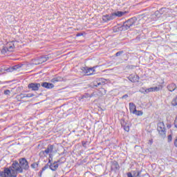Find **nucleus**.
I'll use <instances>...</instances> for the list:
<instances>
[{"instance_id":"nucleus-1","label":"nucleus","mask_w":177,"mask_h":177,"mask_svg":"<svg viewBox=\"0 0 177 177\" xmlns=\"http://www.w3.org/2000/svg\"><path fill=\"white\" fill-rule=\"evenodd\" d=\"M17 174H23V168L15 160L10 167H4L3 171H0V177H17Z\"/></svg>"},{"instance_id":"nucleus-2","label":"nucleus","mask_w":177,"mask_h":177,"mask_svg":"<svg viewBox=\"0 0 177 177\" xmlns=\"http://www.w3.org/2000/svg\"><path fill=\"white\" fill-rule=\"evenodd\" d=\"M136 21H138V18L135 17L128 19L123 24L122 30H129L131 27L136 26Z\"/></svg>"},{"instance_id":"nucleus-3","label":"nucleus","mask_w":177,"mask_h":177,"mask_svg":"<svg viewBox=\"0 0 177 177\" xmlns=\"http://www.w3.org/2000/svg\"><path fill=\"white\" fill-rule=\"evenodd\" d=\"M157 131L161 138H165V136H167V130L165 129L164 122H159L158 123Z\"/></svg>"},{"instance_id":"nucleus-4","label":"nucleus","mask_w":177,"mask_h":177,"mask_svg":"<svg viewBox=\"0 0 177 177\" xmlns=\"http://www.w3.org/2000/svg\"><path fill=\"white\" fill-rule=\"evenodd\" d=\"M53 149H55V145H48L46 150L39 152V157H46L47 154L53 153Z\"/></svg>"},{"instance_id":"nucleus-5","label":"nucleus","mask_w":177,"mask_h":177,"mask_svg":"<svg viewBox=\"0 0 177 177\" xmlns=\"http://www.w3.org/2000/svg\"><path fill=\"white\" fill-rule=\"evenodd\" d=\"M19 161V165L22 168V171L23 169H25L26 171H27V169L30 168V166L28 165V162L27 161L26 158H20Z\"/></svg>"},{"instance_id":"nucleus-6","label":"nucleus","mask_w":177,"mask_h":177,"mask_svg":"<svg viewBox=\"0 0 177 177\" xmlns=\"http://www.w3.org/2000/svg\"><path fill=\"white\" fill-rule=\"evenodd\" d=\"M106 84V80L104 78L97 79L96 81H94L93 83V86L94 88H97V86H100L102 85H104Z\"/></svg>"},{"instance_id":"nucleus-7","label":"nucleus","mask_w":177,"mask_h":177,"mask_svg":"<svg viewBox=\"0 0 177 177\" xmlns=\"http://www.w3.org/2000/svg\"><path fill=\"white\" fill-rule=\"evenodd\" d=\"M28 89H31V91H39V88H41V84L39 83H30L28 85Z\"/></svg>"},{"instance_id":"nucleus-8","label":"nucleus","mask_w":177,"mask_h":177,"mask_svg":"<svg viewBox=\"0 0 177 177\" xmlns=\"http://www.w3.org/2000/svg\"><path fill=\"white\" fill-rule=\"evenodd\" d=\"M82 71L84 74H86V75H92L95 72V69H93V68H88L87 66L82 67Z\"/></svg>"},{"instance_id":"nucleus-9","label":"nucleus","mask_w":177,"mask_h":177,"mask_svg":"<svg viewBox=\"0 0 177 177\" xmlns=\"http://www.w3.org/2000/svg\"><path fill=\"white\" fill-rule=\"evenodd\" d=\"M112 15V19L114 20L116 17H122L124 15L127 14V12L115 11L111 13Z\"/></svg>"},{"instance_id":"nucleus-10","label":"nucleus","mask_w":177,"mask_h":177,"mask_svg":"<svg viewBox=\"0 0 177 177\" xmlns=\"http://www.w3.org/2000/svg\"><path fill=\"white\" fill-rule=\"evenodd\" d=\"M21 66L20 64L15 65L14 66L9 67V68H5L3 69L4 71H7V73H12V71H15V70H19V68H21Z\"/></svg>"},{"instance_id":"nucleus-11","label":"nucleus","mask_w":177,"mask_h":177,"mask_svg":"<svg viewBox=\"0 0 177 177\" xmlns=\"http://www.w3.org/2000/svg\"><path fill=\"white\" fill-rule=\"evenodd\" d=\"M41 86L46 89H53L55 88V84H53V83L44 82L41 84Z\"/></svg>"},{"instance_id":"nucleus-12","label":"nucleus","mask_w":177,"mask_h":177,"mask_svg":"<svg viewBox=\"0 0 177 177\" xmlns=\"http://www.w3.org/2000/svg\"><path fill=\"white\" fill-rule=\"evenodd\" d=\"M128 80L131 81V82H139V75L136 74H131L128 77Z\"/></svg>"},{"instance_id":"nucleus-13","label":"nucleus","mask_w":177,"mask_h":177,"mask_svg":"<svg viewBox=\"0 0 177 177\" xmlns=\"http://www.w3.org/2000/svg\"><path fill=\"white\" fill-rule=\"evenodd\" d=\"M8 52H13L15 50V41H10L6 46Z\"/></svg>"},{"instance_id":"nucleus-14","label":"nucleus","mask_w":177,"mask_h":177,"mask_svg":"<svg viewBox=\"0 0 177 177\" xmlns=\"http://www.w3.org/2000/svg\"><path fill=\"white\" fill-rule=\"evenodd\" d=\"M111 20H113V15H111V13L109 15L106 14L102 16V21L104 23H107V21H110Z\"/></svg>"},{"instance_id":"nucleus-15","label":"nucleus","mask_w":177,"mask_h":177,"mask_svg":"<svg viewBox=\"0 0 177 177\" xmlns=\"http://www.w3.org/2000/svg\"><path fill=\"white\" fill-rule=\"evenodd\" d=\"M120 124L122 127V128H124V131H126V132H129V124L127 123V122H125L124 120H122L120 121Z\"/></svg>"},{"instance_id":"nucleus-16","label":"nucleus","mask_w":177,"mask_h":177,"mask_svg":"<svg viewBox=\"0 0 177 177\" xmlns=\"http://www.w3.org/2000/svg\"><path fill=\"white\" fill-rule=\"evenodd\" d=\"M57 162H60V160H58L57 161H55L53 164L50 165L49 168L51 169V171H56L57 168H59V165Z\"/></svg>"},{"instance_id":"nucleus-17","label":"nucleus","mask_w":177,"mask_h":177,"mask_svg":"<svg viewBox=\"0 0 177 177\" xmlns=\"http://www.w3.org/2000/svg\"><path fill=\"white\" fill-rule=\"evenodd\" d=\"M49 57L48 55L41 56L38 59V64H42V63H45V62H48Z\"/></svg>"},{"instance_id":"nucleus-18","label":"nucleus","mask_w":177,"mask_h":177,"mask_svg":"<svg viewBox=\"0 0 177 177\" xmlns=\"http://www.w3.org/2000/svg\"><path fill=\"white\" fill-rule=\"evenodd\" d=\"M62 81H63V77L60 76H55L50 80V82H52V84H56V82H62Z\"/></svg>"},{"instance_id":"nucleus-19","label":"nucleus","mask_w":177,"mask_h":177,"mask_svg":"<svg viewBox=\"0 0 177 177\" xmlns=\"http://www.w3.org/2000/svg\"><path fill=\"white\" fill-rule=\"evenodd\" d=\"M62 81H63V77L60 76H55L50 80V82H52V84H56V82H62Z\"/></svg>"},{"instance_id":"nucleus-20","label":"nucleus","mask_w":177,"mask_h":177,"mask_svg":"<svg viewBox=\"0 0 177 177\" xmlns=\"http://www.w3.org/2000/svg\"><path fill=\"white\" fill-rule=\"evenodd\" d=\"M168 91H169V92H174V91H175V89H176V84L172 83V84H169L167 86Z\"/></svg>"},{"instance_id":"nucleus-21","label":"nucleus","mask_w":177,"mask_h":177,"mask_svg":"<svg viewBox=\"0 0 177 177\" xmlns=\"http://www.w3.org/2000/svg\"><path fill=\"white\" fill-rule=\"evenodd\" d=\"M129 105L130 113H132V114H133L135 113L134 112L135 110H136V105H135L133 102H130Z\"/></svg>"},{"instance_id":"nucleus-22","label":"nucleus","mask_w":177,"mask_h":177,"mask_svg":"<svg viewBox=\"0 0 177 177\" xmlns=\"http://www.w3.org/2000/svg\"><path fill=\"white\" fill-rule=\"evenodd\" d=\"M120 168V165L117 161H113L111 169H118Z\"/></svg>"},{"instance_id":"nucleus-23","label":"nucleus","mask_w":177,"mask_h":177,"mask_svg":"<svg viewBox=\"0 0 177 177\" xmlns=\"http://www.w3.org/2000/svg\"><path fill=\"white\" fill-rule=\"evenodd\" d=\"M160 89H162V86L160 85L158 86L152 87V92H158Z\"/></svg>"},{"instance_id":"nucleus-24","label":"nucleus","mask_w":177,"mask_h":177,"mask_svg":"<svg viewBox=\"0 0 177 177\" xmlns=\"http://www.w3.org/2000/svg\"><path fill=\"white\" fill-rule=\"evenodd\" d=\"M38 165H39V161L33 162L31 165V168H33V169H35L38 168Z\"/></svg>"},{"instance_id":"nucleus-25","label":"nucleus","mask_w":177,"mask_h":177,"mask_svg":"<svg viewBox=\"0 0 177 177\" xmlns=\"http://www.w3.org/2000/svg\"><path fill=\"white\" fill-rule=\"evenodd\" d=\"M133 114H135L136 115H143V111L135 110Z\"/></svg>"},{"instance_id":"nucleus-26","label":"nucleus","mask_w":177,"mask_h":177,"mask_svg":"<svg viewBox=\"0 0 177 177\" xmlns=\"http://www.w3.org/2000/svg\"><path fill=\"white\" fill-rule=\"evenodd\" d=\"M49 163H50V160H49L47 164H46L44 167H43L42 171H46V169H48L49 168V167L50 165H49Z\"/></svg>"},{"instance_id":"nucleus-27","label":"nucleus","mask_w":177,"mask_h":177,"mask_svg":"<svg viewBox=\"0 0 177 177\" xmlns=\"http://www.w3.org/2000/svg\"><path fill=\"white\" fill-rule=\"evenodd\" d=\"M171 104L172 106H177V97L173 99Z\"/></svg>"},{"instance_id":"nucleus-28","label":"nucleus","mask_w":177,"mask_h":177,"mask_svg":"<svg viewBox=\"0 0 177 177\" xmlns=\"http://www.w3.org/2000/svg\"><path fill=\"white\" fill-rule=\"evenodd\" d=\"M167 142L168 143H171V142H172V134H170L167 136Z\"/></svg>"},{"instance_id":"nucleus-29","label":"nucleus","mask_w":177,"mask_h":177,"mask_svg":"<svg viewBox=\"0 0 177 177\" xmlns=\"http://www.w3.org/2000/svg\"><path fill=\"white\" fill-rule=\"evenodd\" d=\"M133 174L135 176V177H139L140 176V174H142V171H137V174L135 171H133Z\"/></svg>"},{"instance_id":"nucleus-30","label":"nucleus","mask_w":177,"mask_h":177,"mask_svg":"<svg viewBox=\"0 0 177 177\" xmlns=\"http://www.w3.org/2000/svg\"><path fill=\"white\" fill-rule=\"evenodd\" d=\"M122 53H124V50H120L115 53V56L116 57L121 56V55H122Z\"/></svg>"},{"instance_id":"nucleus-31","label":"nucleus","mask_w":177,"mask_h":177,"mask_svg":"<svg viewBox=\"0 0 177 177\" xmlns=\"http://www.w3.org/2000/svg\"><path fill=\"white\" fill-rule=\"evenodd\" d=\"M145 92H146L147 93H149V92H153V87H150V88H147V89L145 90Z\"/></svg>"},{"instance_id":"nucleus-32","label":"nucleus","mask_w":177,"mask_h":177,"mask_svg":"<svg viewBox=\"0 0 177 177\" xmlns=\"http://www.w3.org/2000/svg\"><path fill=\"white\" fill-rule=\"evenodd\" d=\"M4 95H10V90H6L4 91Z\"/></svg>"},{"instance_id":"nucleus-33","label":"nucleus","mask_w":177,"mask_h":177,"mask_svg":"<svg viewBox=\"0 0 177 177\" xmlns=\"http://www.w3.org/2000/svg\"><path fill=\"white\" fill-rule=\"evenodd\" d=\"M26 97H32V96H34V94L32 93H28L26 94Z\"/></svg>"},{"instance_id":"nucleus-34","label":"nucleus","mask_w":177,"mask_h":177,"mask_svg":"<svg viewBox=\"0 0 177 177\" xmlns=\"http://www.w3.org/2000/svg\"><path fill=\"white\" fill-rule=\"evenodd\" d=\"M7 50H8V49H6V47H5L4 48H3L1 50V53L5 54V53H6Z\"/></svg>"},{"instance_id":"nucleus-35","label":"nucleus","mask_w":177,"mask_h":177,"mask_svg":"<svg viewBox=\"0 0 177 177\" xmlns=\"http://www.w3.org/2000/svg\"><path fill=\"white\" fill-rule=\"evenodd\" d=\"M19 97L20 99H24V97H26V94H20Z\"/></svg>"},{"instance_id":"nucleus-36","label":"nucleus","mask_w":177,"mask_h":177,"mask_svg":"<svg viewBox=\"0 0 177 177\" xmlns=\"http://www.w3.org/2000/svg\"><path fill=\"white\" fill-rule=\"evenodd\" d=\"M83 97H92V95L86 93L83 95Z\"/></svg>"},{"instance_id":"nucleus-37","label":"nucleus","mask_w":177,"mask_h":177,"mask_svg":"<svg viewBox=\"0 0 177 177\" xmlns=\"http://www.w3.org/2000/svg\"><path fill=\"white\" fill-rule=\"evenodd\" d=\"M174 127H175L176 128H177V115H176V119H175V120H174Z\"/></svg>"},{"instance_id":"nucleus-38","label":"nucleus","mask_w":177,"mask_h":177,"mask_svg":"<svg viewBox=\"0 0 177 177\" xmlns=\"http://www.w3.org/2000/svg\"><path fill=\"white\" fill-rule=\"evenodd\" d=\"M82 35H84V33L79 32V33H77L76 37H82Z\"/></svg>"},{"instance_id":"nucleus-39","label":"nucleus","mask_w":177,"mask_h":177,"mask_svg":"<svg viewBox=\"0 0 177 177\" xmlns=\"http://www.w3.org/2000/svg\"><path fill=\"white\" fill-rule=\"evenodd\" d=\"M174 146H175V147H177V136L176 137V138L174 140Z\"/></svg>"},{"instance_id":"nucleus-40","label":"nucleus","mask_w":177,"mask_h":177,"mask_svg":"<svg viewBox=\"0 0 177 177\" xmlns=\"http://www.w3.org/2000/svg\"><path fill=\"white\" fill-rule=\"evenodd\" d=\"M172 127V125H171V124L167 123V128H168V129H170V128Z\"/></svg>"},{"instance_id":"nucleus-41","label":"nucleus","mask_w":177,"mask_h":177,"mask_svg":"<svg viewBox=\"0 0 177 177\" xmlns=\"http://www.w3.org/2000/svg\"><path fill=\"white\" fill-rule=\"evenodd\" d=\"M128 97V94H125L122 97V99H127Z\"/></svg>"},{"instance_id":"nucleus-42","label":"nucleus","mask_w":177,"mask_h":177,"mask_svg":"<svg viewBox=\"0 0 177 177\" xmlns=\"http://www.w3.org/2000/svg\"><path fill=\"white\" fill-rule=\"evenodd\" d=\"M2 73H3V69L0 68V74H2Z\"/></svg>"},{"instance_id":"nucleus-43","label":"nucleus","mask_w":177,"mask_h":177,"mask_svg":"<svg viewBox=\"0 0 177 177\" xmlns=\"http://www.w3.org/2000/svg\"><path fill=\"white\" fill-rule=\"evenodd\" d=\"M44 171H39V174H40V175H39V176L41 177V176H42V172H43Z\"/></svg>"},{"instance_id":"nucleus-44","label":"nucleus","mask_w":177,"mask_h":177,"mask_svg":"<svg viewBox=\"0 0 177 177\" xmlns=\"http://www.w3.org/2000/svg\"><path fill=\"white\" fill-rule=\"evenodd\" d=\"M86 145V143H85V142L84 143V142H82L83 146H85Z\"/></svg>"}]
</instances>
